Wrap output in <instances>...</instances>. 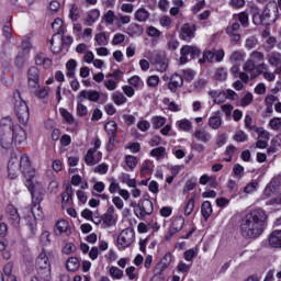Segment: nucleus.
<instances>
[{
    "label": "nucleus",
    "instance_id": "obj_1",
    "mask_svg": "<svg viewBox=\"0 0 281 281\" xmlns=\"http://www.w3.org/2000/svg\"><path fill=\"white\" fill-rule=\"evenodd\" d=\"M9 179H16L19 173L22 172L26 179V188L30 190L32 196H34V182L32 180L36 177V169L32 167L30 156L22 154L20 156L12 155L8 164Z\"/></svg>",
    "mask_w": 281,
    "mask_h": 281
},
{
    "label": "nucleus",
    "instance_id": "obj_2",
    "mask_svg": "<svg viewBox=\"0 0 281 281\" xmlns=\"http://www.w3.org/2000/svg\"><path fill=\"white\" fill-rule=\"evenodd\" d=\"M267 213L265 210L257 209L246 214L240 222V234L243 238H259L265 232Z\"/></svg>",
    "mask_w": 281,
    "mask_h": 281
},
{
    "label": "nucleus",
    "instance_id": "obj_3",
    "mask_svg": "<svg viewBox=\"0 0 281 281\" xmlns=\"http://www.w3.org/2000/svg\"><path fill=\"white\" fill-rule=\"evenodd\" d=\"M54 252L43 250L36 259L37 274L42 280L49 281L52 279V261Z\"/></svg>",
    "mask_w": 281,
    "mask_h": 281
},
{
    "label": "nucleus",
    "instance_id": "obj_4",
    "mask_svg": "<svg viewBox=\"0 0 281 281\" xmlns=\"http://www.w3.org/2000/svg\"><path fill=\"white\" fill-rule=\"evenodd\" d=\"M14 144V138L12 137V119L4 117L1 120L0 124V146L4 150H10Z\"/></svg>",
    "mask_w": 281,
    "mask_h": 281
},
{
    "label": "nucleus",
    "instance_id": "obj_5",
    "mask_svg": "<svg viewBox=\"0 0 281 281\" xmlns=\"http://www.w3.org/2000/svg\"><path fill=\"white\" fill-rule=\"evenodd\" d=\"M278 19V4H268L260 15L252 16L255 25H271Z\"/></svg>",
    "mask_w": 281,
    "mask_h": 281
},
{
    "label": "nucleus",
    "instance_id": "obj_6",
    "mask_svg": "<svg viewBox=\"0 0 281 281\" xmlns=\"http://www.w3.org/2000/svg\"><path fill=\"white\" fill-rule=\"evenodd\" d=\"M13 99L15 100V115L20 124L27 126V122H30V108H27V103L23 101L19 90L13 92Z\"/></svg>",
    "mask_w": 281,
    "mask_h": 281
},
{
    "label": "nucleus",
    "instance_id": "obj_7",
    "mask_svg": "<svg viewBox=\"0 0 281 281\" xmlns=\"http://www.w3.org/2000/svg\"><path fill=\"white\" fill-rule=\"evenodd\" d=\"M132 207H134V214L139 218V221H144L146 216H150L155 211V205L149 199L142 200L138 204L133 202Z\"/></svg>",
    "mask_w": 281,
    "mask_h": 281
},
{
    "label": "nucleus",
    "instance_id": "obj_8",
    "mask_svg": "<svg viewBox=\"0 0 281 281\" xmlns=\"http://www.w3.org/2000/svg\"><path fill=\"white\" fill-rule=\"evenodd\" d=\"M74 43V37L71 35L60 36V35H53L50 40V49L54 54H58L63 52V46L66 45L69 47Z\"/></svg>",
    "mask_w": 281,
    "mask_h": 281
},
{
    "label": "nucleus",
    "instance_id": "obj_9",
    "mask_svg": "<svg viewBox=\"0 0 281 281\" xmlns=\"http://www.w3.org/2000/svg\"><path fill=\"white\" fill-rule=\"evenodd\" d=\"M132 243H135V231L133 228L123 229L117 237L119 249H126V247H131Z\"/></svg>",
    "mask_w": 281,
    "mask_h": 281
},
{
    "label": "nucleus",
    "instance_id": "obj_10",
    "mask_svg": "<svg viewBox=\"0 0 281 281\" xmlns=\"http://www.w3.org/2000/svg\"><path fill=\"white\" fill-rule=\"evenodd\" d=\"M27 85L31 91H36V89L41 88V70L34 66L27 71Z\"/></svg>",
    "mask_w": 281,
    "mask_h": 281
},
{
    "label": "nucleus",
    "instance_id": "obj_11",
    "mask_svg": "<svg viewBox=\"0 0 281 281\" xmlns=\"http://www.w3.org/2000/svg\"><path fill=\"white\" fill-rule=\"evenodd\" d=\"M183 225H186V220L183 218V216L172 217L171 225L167 235L165 236V240H170L172 236L179 234V232L183 229Z\"/></svg>",
    "mask_w": 281,
    "mask_h": 281
},
{
    "label": "nucleus",
    "instance_id": "obj_12",
    "mask_svg": "<svg viewBox=\"0 0 281 281\" xmlns=\"http://www.w3.org/2000/svg\"><path fill=\"white\" fill-rule=\"evenodd\" d=\"M180 54H181V57H180L181 65H186L189 58L199 57L201 55V50L196 46L186 45L181 48Z\"/></svg>",
    "mask_w": 281,
    "mask_h": 281
},
{
    "label": "nucleus",
    "instance_id": "obj_13",
    "mask_svg": "<svg viewBox=\"0 0 281 281\" xmlns=\"http://www.w3.org/2000/svg\"><path fill=\"white\" fill-rule=\"evenodd\" d=\"M11 135L15 144H25V142H27V133L25 130L19 125L14 126V123H12L11 126Z\"/></svg>",
    "mask_w": 281,
    "mask_h": 281
},
{
    "label": "nucleus",
    "instance_id": "obj_14",
    "mask_svg": "<svg viewBox=\"0 0 281 281\" xmlns=\"http://www.w3.org/2000/svg\"><path fill=\"white\" fill-rule=\"evenodd\" d=\"M243 70V74L248 76V80L249 78H258V68L254 59H247L246 63H244Z\"/></svg>",
    "mask_w": 281,
    "mask_h": 281
},
{
    "label": "nucleus",
    "instance_id": "obj_15",
    "mask_svg": "<svg viewBox=\"0 0 281 281\" xmlns=\"http://www.w3.org/2000/svg\"><path fill=\"white\" fill-rule=\"evenodd\" d=\"M195 32H196V29L194 27L193 24H183L181 26V30H180V38H182V41H192V38H194L195 36Z\"/></svg>",
    "mask_w": 281,
    "mask_h": 281
},
{
    "label": "nucleus",
    "instance_id": "obj_16",
    "mask_svg": "<svg viewBox=\"0 0 281 281\" xmlns=\"http://www.w3.org/2000/svg\"><path fill=\"white\" fill-rule=\"evenodd\" d=\"M181 87H183V77L179 74L171 75L170 81L168 82L169 91H171V93H177Z\"/></svg>",
    "mask_w": 281,
    "mask_h": 281
},
{
    "label": "nucleus",
    "instance_id": "obj_17",
    "mask_svg": "<svg viewBox=\"0 0 281 281\" xmlns=\"http://www.w3.org/2000/svg\"><path fill=\"white\" fill-rule=\"evenodd\" d=\"M79 100L80 102L83 100H89V102H98L100 100V92L97 90H82L79 93Z\"/></svg>",
    "mask_w": 281,
    "mask_h": 281
},
{
    "label": "nucleus",
    "instance_id": "obj_18",
    "mask_svg": "<svg viewBox=\"0 0 281 281\" xmlns=\"http://www.w3.org/2000/svg\"><path fill=\"white\" fill-rule=\"evenodd\" d=\"M268 245L272 249H281V231L280 229H276L270 234L268 238Z\"/></svg>",
    "mask_w": 281,
    "mask_h": 281
},
{
    "label": "nucleus",
    "instance_id": "obj_19",
    "mask_svg": "<svg viewBox=\"0 0 281 281\" xmlns=\"http://www.w3.org/2000/svg\"><path fill=\"white\" fill-rule=\"evenodd\" d=\"M103 223L108 225V227H111L117 223V215L115 214V207L110 206L108 207V211L103 215Z\"/></svg>",
    "mask_w": 281,
    "mask_h": 281
},
{
    "label": "nucleus",
    "instance_id": "obj_20",
    "mask_svg": "<svg viewBox=\"0 0 281 281\" xmlns=\"http://www.w3.org/2000/svg\"><path fill=\"white\" fill-rule=\"evenodd\" d=\"M7 218L16 227L21 223V216H19V211L13 205L7 207Z\"/></svg>",
    "mask_w": 281,
    "mask_h": 281
},
{
    "label": "nucleus",
    "instance_id": "obj_21",
    "mask_svg": "<svg viewBox=\"0 0 281 281\" xmlns=\"http://www.w3.org/2000/svg\"><path fill=\"white\" fill-rule=\"evenodd\" d=\"M194 137H195V139H198V142L207 144V142H210L212 139V134H210V132H207L201 127H196L195 132H194Z\"/></svg>",
    "mask_w": 281,
    "mask_h": 281
},
{
    "label": "nucleus",
    "instance_id": "obj_22",
    "mask_svg": "<svg viewBox=\"0 0 281 281\" xmlns=\"http://www.w3.org/2000/svg\"><path fill=\"white\" fill-rule=\"evenodd\" d=\"M223 125V117H221V112L213 113L209 119V126L213 131H218V127Z\"/></svg>",
    "mask_w": 281,
    "mask_h": 281
},
{
    "label": "nucleus",
    "instance_id": "obj_23",
    "mask_svg": "<svg viewBox=\"0 0 281 281\" xmlns=\"http://www.w3.org/2000/svg\"><path fill=\"white\" fill-rule=\"evenodd\" d=\"M95 149H88L86 156H85V161L88 166H95L102 159V154H98V158H95Z\"/></svg>",
    "mask_w": 281,
    "mask_h": 281
},
{
    "label": "nucleus",
    "instance_id": "obj_24",
    "mask_svg": "<svg viewBox=\"0 0 281 281\" xmlns=\"http://www.w3.org/2000/svg\"><path fill=\"white\" fill-rule=\"evenodd\" d=\"M35 63L40 67H44V69H49V66L52 65V59L49 57L45 56L43 53H37L35 56Z\"/></svg>",
    "mask_w": 281,
    "mask_h": 281
},
{
    "label": "nucleus",
    "instance_id": "obj_25",
    "mask_svg": "<svg viewBox=\"0 0 281 281\" xmlns=\"http://www.w3.org/2000/svg\"><path fill=\"white\" fill-rule=\"evenodd\" d=\"M171 263H172V254L167 252L164 256V258L160 260V262L157 265L156 269H159V272L161 273V271H166V269H168Z\"/></svg>",
    "mask_w": 281,
    "mask_h": 281
},
{
    "label": "nucleus",
    "instance_id": "obj_26",
    "mask_svg": "<svg viewBox=\"0 0 281 281\" xmlns=\"http://www.w3.org/2000/svg\"><path fill=\"white\" fill-rule=\"evenodd\" d=\"M209 95L215 104H223L225 102V92L221 90H211Z\"/></svg>",
    "mask_w": 281,
    "mask_h": 281
},
{
    "label": "nucleus",
    "instance_id": "obj_27",
    "mask_svg": "<svg viewBox=\"0 0 281 281\" xmlns=\"http://www.w3.org/2000/svg\"><path fill=\"white\" fill-rule=\"evenodd\" d=\"M233 21H239L243 27H249V13H247V11H244V12L234 14Z\"/></svg>",
    "mask_w": 281,
    "mask_h": 281
},
{
    "label": "nucleus",
    "instance_id": "obj_28",
    "mask_svg": "<svg viewBox=\"0 0 281 281\" xmlns=\"http://www.w3.org/2000/svg\"><path fill=\"white\" fill-rule=\"evenodd\" d=\"M231 74L232 76H234V78H240V80H243V82H249V76L245 72H240V66L239 65H234L231 68Z\"/></svg>",
    "mask_w": 281,
    "mask_h": 281
},
{
    "label": "nucleus",
    "instance_id": "obj_29",
    "mask_svg": "<svg viewBox=\"0 0 281 281\" xmlns=\"http://www.w3.org/2000/svg\"><path fill=\"white\" fill-rule=\"evenodd\" d=\"M268 63L271 67H280L281 65V53L279 52H271L268 54Z\"/></svg>",
    "mask_w": 281,
    "mask_h": 281
},
{
    "label": "nucleus",
    "instance_id": "obj_30",
    "mask_svg": "<svg viewBox=\"0 0 281 281\" xmlns=\"http://www.w3.org/2000/svg\"><path fill=\"white\" fill-rule=\"evenodd\" d=\"M52 27L55 32L54 36H60V34H65V25L63 24V19H55V21L52 23Z\"/></svg>",
    "mask_w": 281,
    "mask_h": 281
},
{
    "label": "nucleus",
    "instance_id": "obj_31",
    "mask_svg": "<svg viewBox=\"0 0 281 281\" xmlns=\"http://www.w3.org/2000/svg\"><path fill=\"white\" fill-rule=\"evenodd\" d=\"M134 16L138 21V23H146V21H148V19L150 18V13L146 9L140 8L136 10Z\"/></svg>",
    "mask_w": 281,
    "mask_h": 281
},
{
    "label": "nucleus",
    "instance_id": "obj_32",
    "mask_svg": "<svg viewBox=\"0 0 281 281\" xmlns=\"http://www.w3.org/2000/svg\"><path fill=\"white\" fill-rule=\"evenodd\" d=\"M77 67H78V61H76L75 59L68 60L66 64V68H67L66 76L68 78H76V68Z\"/></svg>",
    "mask_w": 281,
    "mask_h": 281
},
{
    "label": "nucleus",
    "instance_id": "obj_33",
    "mask_svg": "<svg viewBox=\"0 0 281 281\" xmlns=\"http://www.w3.org/2000/svg\"><path fill=\"white\" fill-rule=\"evenodd\" d=\"M109 273L112 280H122V278H124V270L115 266L110 267Z\"/></svg>",
    "mask_w": 281,
    "mask_h": 281
},
{
    "label": "nucleus",
    "instance_id": "obj_34",
    "mask_svg": "<svg viewBox=\"0 0 281 281\" xmlns=\"http://www.w3.org/2000/svg\"><path fill=\"white\" fill-rule=\"evenodd\" d=\"M112 100L114 104H116L117 106H122V104H126L127 102V99L125 98L124 93L120 91L112 93Z\"/></svg>",
    "mask_w": 281,
    "mask_h": 281
},
{
    "label": "nucleus",
    "instance_id": "obj_35",
    "mask_svg": "<svg viewBox=\"0 0 281 281\" xmlns=\"http://www.w3.org/2000/svg\"><path fill=\"white\" fill-rule=\"evenodd\" d=\"M178 128L180 131H184V133H189V131H192V122L188 119H182L177 122Z\"/></svg>",
    "mask_w": 281,
    "mask_h": 281
},
{
    "label": "nucleus",
    "instance_id": "obj_36",
    "mask_svg": "<svg viewBox=\"0 0 281 281\" xmlns=\"http://www.w3.org/2000/svg\"><path fill=\"white\" fill-rule=\"evenodd\" d=\"M245 56L246 54L244 50H234L229 56V60L231 63H243Z\"/></svg>",
    "mask_w": 281,
    "mask_h": 281
},
{
    "label": "nucleus",
    "instance_id": "obj_37",
    "mask_svg": "<svg viewBox=\"0 0 281 281\" xmlns=\"http://www.w3.org/2000/svg\"><path fill=\"white\" fill-rule=\"evenodd\" d=\"M31 212L35 221H43L45 215L43 214V209L41 207V204H33Z\"/></svg>",
    "mask_w": 281,
    "mask_h": 281
},
{
    "label": "nucleus",
    "instance_id": "obj_38",
    "mask_svg": "<svg viewBox=\"0 0 281 281\" xmlns=\"http://www.w3.org/2000/svg\"><path fill=\"white\" fill-rule=\"evenodd\" d=\"M201 212H202L203 218H205V220L210 218V216H212V212H213L212 203H210V201L203 202Z\"/></svg>",
    "mask_w": 281,
    "mask_h": 281
},
{
    "label": "nucleus",
    "instance_id": "obj_39",
    "mask_svg": "<svg viewBox=\"0 0 281 281\" xmlns=\"http://www.w3.org/2000/svg\"><path fill=\"white\" fill-rule=\"evenodd\" d=\"M142 32H144V29L139 24L133 23L127 27V34L130 36H139Z\"/></svg>",
    "mask_w": 281,
    "mask_h": 281
},
{
    "label": "nucleus",
    "instance_id": "obj_40",
    "mask_svg": "<svg viewBox=\"0 0 281 281\" xmlns=\"http://www.w3.org/2000/svg\"><path fill=\"white\" fill-rule=\"evenodd\" d=\"M59 113L67 124H74V122H76V120L74 119V114L67 111V109L60 108Z\"/></svg>",
    "mask_w": 281,
    "mask_h": 281
},
{
    "label": "nucleus",
    "instance_id": "obj_41",
    "mask_svg": "<svg viewBox=\"0 0 281 281\" xmlns=\"http://www.w3.org/2000/svg\"><path fill=\"white\" fill-rule=\"evenodd\" d=\"M207 79L205 78H198L193 82V91H203L205 87H207Z\"/></svg>",
    "mask_w": 281,
    "mask_h": 281
},
{
    "label": "nucleus",
    "instance_id": "obj_42",
    "mask_svg": "<svg viewBox=\"0 0 281 281\" xmlns=\"http://www.w3.org/2000/svg\"><path fill=\"white\" fill-rule=\"evenodd\" d=\"M66 267L68 271H76L80 267V260L76 257H71L68 259Z\"/></svg>",
    "mask_w": 281,
    "mask_h": 281
},
{
    "label": "nucleus",
    "instance_id": "obj_43",
    "mask_svg": "<svg viewBox=\"0 0 281 281\" xmlns=\"http://www.w3.org/2000/svg\"><path fill=\"white\" fill-rule=\"evenodd\" d=\"M104 128L108 135H117V123L115 121L108 122Z\"/></svg>",
    "mask_w": 281,
    "mask_h": 281
},
{
    "label": "nucleus",
    "instance_id": "obj_44",
    "mask_svg": "<svg viewBox=\"0 0 281 281\" xmlns=\"http://www.w3.org/2000/svg\"><path fill=\"white\" fill-rule=\"evenodd\" d=\"M125 164L130 170L137 168V157L127 155L125 156Z\"/></svg>",
    "mask_w": 281,
    "mask_h": 281
},
{
    "label": "nucleus",
    "instance_id": "obj_45",
    "mask_svg": "<svg viewBox=\"0 0 281 281\" xmlns=\"http://www.w3.org/2000/svg\"><path fill=\"white\" fill-rule=\"evenodd\" d=\"M128 83L134 87L135 89H142L144 87V81L139 76H133L128 79Z\"/></svg>",
    "mask_w": 281,
    "mask_h": 281
},
{
    "label": "nucleus",
    "instance_id": "obj_46",
    "mask_svg": "<svg viewBox=\"0 0 281 281\" xmlns=\"http://www.w3.org/2000/svg\"><path fill=\"white\" fill-rule=\"evenodd\" d=\"M100 19V11L99 10H92L90 11V13L88 14L86 21L89 25H93V23L95 21H98Z\"/></svg>",
    "mask_w": 281,
    "mask_h": 281
},
{
    "label": "nucleus",
    "instance_id": "obj_47",
    "mask_svg": "<svg viewBox=\"0 0 281 281\" xmlns=\"http://www.w3.org/2000/svg\"><path fill=\"white\" fill-rule=\"evenodd\" d=\"M153 168H155V166L153 165V161L145 160L142 166L140 172H142V175H151Z\"/></svg>",
    "mask_w": 281,
    "mask_h": 281
},
{
    "label": "nucleus",
    "instance_id": "obj_48",
    "mask_svg": "<svg viewBox=\"0 0 281 281\" xmlns=\"http://www.w3.org/2000/svg\"><path fill=\"white\" fill-rule=\"evenodd\" d=\"M55 227L59 234H65L69 229V223L65 220H60L56 223Z\"/></svg>",
    "mask_w": 281,
    "mask_h": 281
},
{
    "label": "nucleus",
    "instance_id": "obj_49",
    "mask_svg": "<svg viewBox=\"0 0 281 281\" xmlns=\"http://www.w3.org/2000/svg\"><path fill=\"white\" fill-rule=\"evenodd\" d=\"M256 133L260 139H263L266 142H269V139H271V133H269L263 127H257Z\"/></svg>",
    "mask_w": 281,
    "mask_h": 281
},
{
    "label": "nucleus",
    "instance_id": "obj_50",
    "mask_svg": "<svg viewBox=\"0 0 281 281\" xmlns=\"http://www.w3.org/2000/svg\"><path fill=\"white\" fill-rule=\"evenodd\" d=\"M150 155L151 157H156V159H162V157H166V147L154 148Z\"/></svg>",
    "mask_w": 281,
    "mask_h": 281
},
{
    "label": "nucleus",
    "instance_id": "obj_51",
    "mask_svg": "<svg viewBox=\"0 0 281 281\" xmlns=\"http://www.w3.org/2000/svg\"><path fill=\"white\" fill-rule=\"evenodd\" d=\"M196 254H199V251L195 248H191V249L184 251L183 258L187 262H192V260H194V258H196Z\"/></svg>",
    "mask_w": 281,
    "mask_h": 281
},
{
    "label": "nucleus",
    "instance_id": "obj_52",
    "mask_svg": "<svg viewBox=\"0 0 281 281\" xmlns=\"http://www.w3.org/2000/svg\"><path fill=\"white\" fill-rule=\"evenodd\" d=\"M250 60H254L255 63H262L265 60V53L252 50L250 53Z\"/></svg>",
    "mask_w": 281,
    "mask_h": 281
},
{
    "label": "nucleus",
    "instance_id": "obj_53",
    "mask_svg": "<svg viewBox=\"0 0 281 281\" xmlns=\"http://www.w3.org/2000/svg\"><path fill=\"white\" fill-rule=\"evenodd\" d=\"M33 93L41 100H44V98H47L49 95V87H44L43 89L38 90H32Z\"/></svg>",
    "mask_w": 281,
    "mask_h": 281
},
{
    "label": "nucleus",
    "instance_id": "obj_54",
    "mask_svg": "<svg viewBox=\"0 0 281 281\" xmlns=\"http://www.w3.org/2000/svg\"><path fill=\"white\" fill-rule=\"evenodd\" d=\"M151 124H153L154 128H161V126H164V124H166V117L154 116L151 119Z\"/></svg>",
    "mask_w": 281,
    "mask_h": 281
},
{
    "label": "nucleus",
    "instance_id": "obj_55",
    "mask_svg": "<svg viewBox=\"0 0 281 281\" xmlns=\"http://www.w3.org/2000/svg\"><path fill=\"white\" fill-rule=\"evenodd\" d=\"M120 190H122L120 188V182H117L115 178H112L109 187L110 194H115V192H120Z\"/></svg>",
    "mask_w": 281,
    "mask_h": 281
},
{
    "label": "nucleus",
    "instance_id": "obj_56",
    "mask_svg": "<svg viewBox=\"0 0 281 281\" xmlns=\"http://www.w3.org/2000/svg\"><path fill=\"white\" fill-rule=\"evenodd\" d=\"M125 273L130 280H137V268L135 266L126 268Z\"/></svg>",
    "mask_w": 281,
    "mask_h": 281
},
{
    "label": "nucleus",
    "instance_id": "obj_57",
    "mask_svg": "<svg viewBox=\"0 0 281 281\" xmlns=\"http://www.w3.org/2000/svg\"><path fill=\"white\" fill-rule=\"evenodd\" d=\"M95 42L98 43V45H109V38L106 37V34L104 33H98L94 36Z\"/></svg>",
    "mask_w": 281,
    "mask_h": 281
},
{
    "label": "nucleus",
    "instance_id": "obj_58",
    "mask_svg": "<svg viewBox=\"0 0 281 281\" xmlns=\"http://www.w3.org/2000/svg\"><path fill=\"white\" fill-rule=\"evenodd\" d=\"M159 23L161 27H166L167 30H170V27L172 26V19H170V16L168 15H164L160 18Z\"/></svg>",
    "mask_w": 281,
    "mask_h": 281
},
{
    "label": "nucleus",
    "instance_id": "obj_59",
    "mask_svg": "<svg viewBox=\"0 0 281 281\" xmlns=\"http://www.w3.org/2000/svg\"><path fill=\"white\" fill-rule=\"evenodd\" d=\"M215 78L221 81L227 80V69L225 68H217L215 72Z\"/></svg>",
    "mask_w": 281,
    "mask_h": 281
},
{
    "label": "nucleus",
    "instance_id": "obj_60",
    "mask_svg": "<svg viewBox=\"0 0 281 281\" xmlns=\"http://www.w3.org/2000/svg\"><path fill=\"white\" fill-rule=\"evenodd\" d=\"M93 172H95V175H106L109 172V165H98L97 167H94Z\"/></svg>",
    "mask_w": 281,
    "mask_h": 281
},
{
    "label": "nucleus",
    "instance_id": "obj_61",
    "mask_svg": "<svg viewBox=\"0 0 281 281\" xmlns=\"http://www.w3.org/2000/svg\"><path fill=\"white\" fill-rule=\"evenodd\" d=\"M269 126H270V128H272V131H280V128H281V117L271 119L270 122H269Z\"/></svg>",
    "mask_w": 281,
    "mask_h": 281
},
{
    "label": "nucleus",
    "instance_id": "obj_62",
    "mask_svg": "<svg viewBox=\"0 0 281 281\" xmlns=\"http://www.w3.org/2000/svg\"><path fill=\"white\" fill-rule=\"evenodd\" d=\"M137 128H138V131H142V133H146V131L150 130V122H148L146 120H140L137 123Z\"/></svg>",
    "mask_w": 281,
    "mask_h": 281
},
{
    "label": "nucleus",
    "instance_id": "obj_63",
    "mask_svg": "<svg viewBox=\"0 0 281 281\" xmlns=\"http://www.w3.org/2000/svg\"><path fill=\"white\" fill-rule=\"evenodd\" d=\"M233 139L235 142L243 143V142H247V139H249V137L245 134L244 131H238V132L235 133Z\"/></svg>",
    "mask_w": 281,
    "mask_h": 281
},
{
    "label": "nucleus",
    "instance_id": "obj_64",
    "mask_svg": "<svg viewBox=\"0 0 281 281\" xmlns=\"http://www.w3.org/2000/svg\"><path fill=\"white\" fill-rule=\"evenodd\" d=\"M21 49H23V52H30V49H32V40L30 37L23 38Z\"/></svg>",
    "mask_w": 281,
    "mask_h": 281
}]
</instances>
